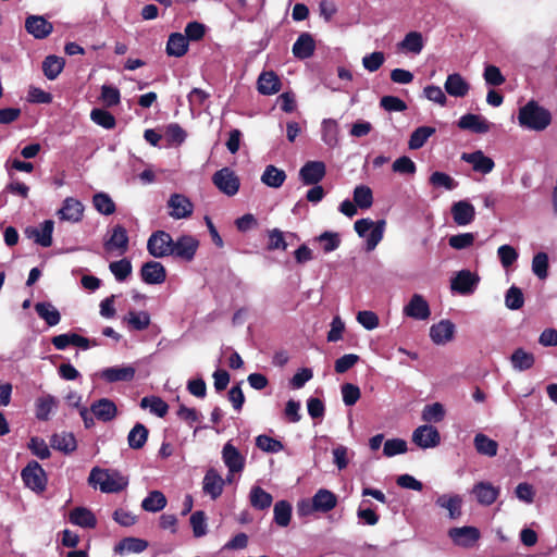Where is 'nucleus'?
<instances>
[{
    "mask_svg": "<svg viewBox=\"0 0 557 557\" xmlns=\"http://www.w3.org/2000/svg\"><path fill=\"white\" fill-rule=\"evenodd\" d=\"M88 483L99 485L102 493H119L127 487L128 480L116 470L95 467L89 473Z\"/></svg>",
    "mask_w": 557,
    "mask_h": 557,
    "instance_id": "2",
    "label": "nucleus"
},
{
    "mask_svg": "<svg viewBox=\"0 0 557 557\" xmlns=\"http://www.w3.org/2000/svg\"><path fill=\"white\" fill-rule=\"evenodd\" d=\"M250 505L258 510L268 509L273 502V497L270 493L263 490L261 486H252L249 494Z\"/></svg>",
    "mask_w": 557,
    "mask_h": 557,
    "instance_id": "39",
    "label": "nucleus"
},
{
    "mask_svg": "<svg viewBox=\"0 0 557 557\" xmlns=\"http://www.w3.org/2000/svg\"><path fill=\"white\" fill-rule=\"evenodd\" d=\"M128 243L126 228L117 224L112 228L110 238L104 243V248L108 251L116 249L120 251V255H123L128 249Z\"/></svg>",
    "mask_w": 557,
    "mask_h": 557,
    "instance_id": "25",
    "label": "nucleus"
},
{
    "mask_svg": "<svg viewBox=\"0 0 557 557\" xmlns=\"http://www.w3.org/2000/svg\"><path fill=\"white\" fill-rule=\"evenodd\" d=\"M224 486L225 481L220 473L214 468L208 469L202 480L203 493L215 500L222 495Z\"/></svg>",
    "mask_w": 557,
    "mask_h": 557,
    "instance_id": "11",
    "label": "nucleus"
},
{
    "mask_svg": "<svg viewBox=\"0 0 557 557\" xmlns=\"http://www.w3.org/2000/svg\"><path fill=\"white\" fill-rule=\"evenodd\" d=\"M479 276L469 270L459 271L451 280V289L460 295L472 294L479 284Z\"/></svg>",
    "mask_w": 557,
    "mask_h": 557,
    "instance_id": "10",
    "label": "nucleus"
},
{
    "mask_svg": "<svg viewBox=\"0 0 557 557\" xmlns=\"http://www.w3.org/2000/svg\"><path fill=\"white\" fill-rule=\"evenodd\" d=\"M140 276L146 284H161L166 278V270L162 263L158 261H148L143 264Z\"/></svg>",
    "mask_w": 557,
    "mask_h": 557,
    "instance_id": "20",
    "label": "nucleus"
},
{
    "mask_svg": "<svg viewBox=\"0 0 557 557\" xmlns=\"http://www.w3.org/2000/svg\"><path fill=\"white\" fill-rule=\"evenodd\" d=\"M292 505L287 500H278L274 505V522L282 528H286L292 519Z\"/></svg>",
    "mask_w": 557,
    "mask_h": 557,
    "instance_id": "47",
    "label": "nucleus"
},
{
    "mask_svg": "<svg viewBox=\"0 0 557 557\" xmlns=\"http://www.w3.org/2000/svg\"><path fill=\"white\" fill-rule=\"evenodd\" d=\"M313 508H317V512L326 513L333 510L337 505V496L330 490L320 488L312 496Z\"/></svg>",
    "mask_w": 557,
    "mask_h": 557,
    "instance_id": "28",
    "label": "nucleus"
},
{
    "mask_svg": "<svg viewBox=\"0 0 557 557\" xmlns=\"http://www.w3.org/2000/svg\"><path fill=\"white\" fill-rule=\"evenodd\" d=\"M455 324L449 320H442L430 329V337L436 345H444L453 339Z\"/></svg>",
    "mask_w": 557,
    "mask_h": 557,
    "instance_id": "26",
    "label": "nucleus"
},
{
    "mask_svg": "<svg viewBox=\"0 0 557 557\" xmlns=\"http://www.w3.org/2000/svg\"><path fill=\"white\" fill-rule=\"evenodd\" d=\"M222 459L230 473L242 472L245 468V457L231 442L223 446Z\"/></svg>",
    "mask_w": 557,
    "mask_h": 557,
    "instance_id": "18",
    "label": "nucleus"
},
{
    "mask_svg": "<svg viewBox=\"0 0 557 557\" xmlns=\"http://www.w3.org/2000/svg\"><path fill=\"white\" fill-rule=\"evenodd\" d=\"M140 407L146 409L149 408L152 413L163 418L169 410V405L158 396H146L140 400Z\"/></svg>",
    "mask_w": 557,
    "mask_h": 557,
    "instance_id": "52",
    "label": "nucleus"
},
{
    "mask_svg": "<svg viewBox=\"0 0 557 557\" xmlns=\"http://www.w3.org/2000/svg\"><path fill=\"white\" fill-rule=\"evenodd\" d=\"M92 205L99 213L104 215H111L116 210V206L112 198L108 194L102 191L94 195Z\"/></svg>",
    "mask_w": 557,
    "mask_h": 557,
    "instance_id": "51",
    "label": "nucleus"
},
{
    "mask_svg": "<svg viewBox=\"0 0 557 557\" xmlns=\"http://www.w3.org/2000/svg\"><path fill=\"white\" fill-rule=\"evenodd\" d=\"M168 207L171 209L169 215L173 219H186L193 214L194 205L182 194H172L168 200Z\"/></svg>",
    "mask_w": 557,
    "mask_h": 557,
    "instance_id": "12",
    "label": "nucleus"
},
{
    "mask_svg": "<svg viewBox=\"0 0 557 557\" xmlns=\"http://www.w3.org/2000/svg\"><path fill=\"white\" fill-rule=\"evenodd\" d=\"M404 314L416 320H426L431 315V310L424 297L414 294L404 307Z\"/></svg>",
    "mask_w": 557,
    "mask_h": 557,
    "instance_id": "16",
    "label": "nucleus"
},
{
    "mask_svg": "<svg viewBox=\"0 0 557 557\" xmlns=\"http://www.w3.org/2000/svg\"><path fill=\"white\" fill-rule=\"evenodd\" d=\"M386 221L377 220L373 222L370 219H359L355 222V231L360 237L367 236V250H373L382 240Z\"/></svg>",
    "mask_w": 557,
    "mask_h": 557,
    "instance_id": "3",
    "label": "nucleus"
},
{
    "mask_svg": "<svg viewBox=\"0 0 557 557\" xmlns=\"http://www.w3.org/2000/svg\"><path fill=\"white\" fill-rule=\"evenodd\" d=\"M168 55L181 58L188 51L187 38L181 33H172L169 36L165 49Z\"/></svg>",
    "mask_w": 557,
    "mask_h": 557,
    "instance_id": "34",
    "label": "nucleus"
},
{
    "mask_svg": "<svg viewBox=\"0 0 557 557\" xmlns=\"http://www.w3.org/2000/svg\"><path fill=\"white\" fill-rule=\"evenodd\" d=\"M148 547V542L138 537H124L114 546L116 555H125L129 553L139 554Z\"/></svg>",
    "mask_w": 557,
    "mask_h": 557,
    "instance_id": "32",
    "label": "nucleus"
},
{
    "mask_svg": "<svg viewBox=\"0 0 557 557\" xmlns=\"http://www.w3.org/2000/svg\"><path fill=\"white\" fill-rule=\"evenodd\" d=\"M189 521L195 537H201L207 534V517L205 511L197 510L193 512Z\"/></svg>",
    "mask_w": 557,
    "mask_h": 557,
    "instance_id": "61",
    "label": "nucleus"
},
{
    "mask_svg": "<svg viewBox=\"0 0 557 557\" xmlns=\"http://www.w3.org/2000/svg\"><path fill=\"white\" fill-rule=\"evenodd\" d=\"M51 447L64 454H71L77 448V442L73 433L62 432L53 434L50 440Z\"/></svg>",
    "mask_w": 557,
    "mask_h": 557,
    "instance_id": "35",
    "label": "nucleus"
},
{
    "mask_svg": "<svg viewBox=\"0 0 557 557\" xmlns=\"http://www.w3.org/2000/svg\"><path fill=\"white\" fill-rule=\"evenodd\" d=\"M90 119L94 123L106 129H112L116 125V120L114 115L104 109H92L90 112Z\"/></svg>",
    "mask_w": 557,
    "mask_h": 557,
    "instance_id": "54",
    "label": "nucleus"
},
{
    "mask_svg": "<svg viewBox=\"0 0 557 557\" xmlns=\"http://www.w3.org/2000/svg\"><path fill=\"white\" fill-rule=\"evenodd\" d=\"M69 521L72 524L82 528H95L97 525V519L95 515L85 507H76L71 510L69 515Z\"/></svg>",
    "mask_w": 557,
    "mask_h": 557,
    "instance_id": "33",
    "label": "nucleus"
},
{
    "mask_svg": "<svg viewBox=\"0 0 557 557\" xmlns=\"http://www.w3.org/2000/svg\"><path fill=\"white\" fill-rule=\"evenodd\" d=\"M149 435V430L143 424L137 422L128 433L127 442L132 449H141Z\"/></svg>",
    "mask_w": 557,
    "mask_h": 557,
    "instance_id": "43",
    "label": "nucleus"
},
{
    "mask_svg": "<svg viewBox=\"0 0 557 557\" xmlns=\"http://www.w3.org/2000/svg\"><path fill=\"white\" fill-rule=\"evenodd\" d=\"M436 132L432 126H419L410 135L408 146L411 150H418L424 146L428 139Z\"/></svg>",
    "mask_w": 557,
    "mask_h": 557,
    "instance_id": "42",
    "label": "nucleus"
},
{
    "mask_svg": "<svg viewBox=\"0 0 557 557\" xmlns=\"http://www.w3.org/2000/svg\"><path fill=\"white\" fill-rule=\"evenodd\" d=\"M37 314L45 320L49 326H54L60 323L61 314L51 302H37L35 305Z\"/></svg>",
    "mask_w": 557,
    "mask_h": 557,
    "instance_id": "40",
    "label": "nucleus"
},
{
    "mask_svg": "<svg viewBox=\"0 0 557 557\" xmlns=\"http://www.w3.org/2000/svg\"><path fill=\"white\" fill-rule=\"evenodd\" d=\"M282 83L273 71L262 72L257 82V89L261 95L270 96L281 90Z\"/></svg>",
    "mask_w": 557,
    "mask_h": 557,
    "instance_id": "27",
    "label": "nucleus"
},
{
    "mask_svg": "<svg viewBox=\"0 0 557 557\" xmlns=\"http://www.w3.org/2000/svg\"><path fill=\"white\" fill-rule=\"evenodd\" d=\"M199 247V242L191 235H181L173 242L171 257L190 262L194 260Z\"/></svg>",
    "mask_w": 557,
    "mask_h": 557,
    "instance_id": "6",
    "label": "nucleus"
},
{
    "mask_svg": "<svg viewBox=\"0 0 557 557\" xmlns=\"http://www.w3.org/2000/svg\"><path fill=\"white\" fill-rule=\"evenodd\" d=\"M169 145H181L186 138V132L177 123H171L166 126L164 133Z\"/></svg>",
    "mask_w": 557,
    "mask_h": 557,
    "instance_id": "62",
    "label": "nucleus"
},
{
    "mask_svg": "<svg viewBox=\"0 0 557 557\" xmlns=\"http://www.w3.org/2000/svg\"><path fill=\"white\" fill-rule=\"evenodd\" d=\"M505 304L511 310H519L523 307L524 298L522 290L517 286H511L505 296Z\"/></svg>",
    "mask_w": 557,
    "mask_h": 557,
    "instance_id": "63",
    "label": "nucleus"
},
{
    "mask_svg": "<svg viewBox=\"0 0 557 557\" xmlns=\"http://www.w3.org/2000/svg\"><path fill=\"white\" fill-rule=\"evenodd\" d=\"M445 417V409L442 404L434 403L426 405L422 411V420L425 422H441Z\"/></svg>",
    "mask_w": 557,
    "mask_h": 557,
    "instance_id": "60",
    "label": "nucleus"
},
{
    "mask_svg": "<svg viewBox=\"0 0 557 557\" xmlns=\"http://www.w3.org/2000/svg\"><path fill=\"white\" fill-rule=\"evenodd\" d=\"M60 220L79 222L84 215V205L76 198L66 197L58 211Z\"/></svg>",
    "mask_w": 557,
    "mask_h": 557,
    "instance_id": "17",
    "label": "nucleus"
},
{
    "mask_svg": "<svg viewBox=\"0 0 557 557\" xmlns=\"http://www.w3.org/2000/svg\"><path fill=\"white\" fill-rule=\"evenodd\" d=\"M293 54L299 60H306L315 51V40L310 33H301L293 45Z\"/></svg>",
    "mask_w": 557,
    "mask_h": 557,
    "instance_id": "24",
    "label": "nucleus"
},
{
    "mask_svg": "<svg viewBox=\"0 0 557 557\" xmlns=\"http://www.w3.org/2000/svg\"><path fill=\"white\" fill-rule=\"evenodd\" d=\"M256 446L265 453H278L284 449L281 441L275 440L269 435L261 434L256 438Z\"/></svg>",
    "mask_w": 557,
    "mask_h": 557,
    "instance_id": "58",
    "label": "nucleus"
},
{
    "mask_svg": "<svg viewBox=\"0 0 557 557\" xmlns=\"http://www.w3.org/2000/svg\"><path fill=\"white\" fill-rule=\"evenodd\" d=\"M511 363L515 369L519 371H525L533 367L535 362L534 355L531 352H527L522 348H517L511 355Z\"/></svg>",
    "mask_w": 557,
    "mask_h": 557,
    "instance_id": "50",
    "label": "nucleus"
},
{
    "mask_svg": "<svg viewBox=\"0 0 557 557\" xmlns=\"http://www.w3.org/2000/svg\"><path fill=\"white\" fill-rule=\"evenodd\" d=\"M472 493L481 505L490 506L497 499L499 488L493 486L490 482H479L473 486Z\"/></svg>",
    "mask_w": 557,
    "mask_h": 557,
    "instance_id": "30",
    "label": "nucleus"
},
{
    "mask_svg": "<svg viewBox=\"0 0 557 557\" xmlns=\"http://www.w3.org/2000/svg\"><path fill=\"white\" fill-rule=\"evenodd\" d=\"M64 65L65 61L63 58L50 54L42 61V72L48 79L53 81L61 74Z\"/></svg>",
    "mask_w": 557,
    "mask_h": 557,
    "instance_id": "38",
    "label": "nucleus"
},
{
    "mask_svg": "<svg viewBox=\"0 0 557 557\" xmlns=\"http://www.w3.org/2000/svg\"><path fill=\"white\" fill-rule=\"evenodd\" d=\"M454 222L459 226L470 224L475 218V209L468 200L454 202L450 209Z\"/></svg>",
    "mask_w": 557,
    "mask_h": 557,
    "instance_id": "21",
    "label": "nucleus"
},
{
    "mask_svg": "<svg viewBox=\"0 0 557 557\" xmlns=\"http://www.w3.org/2000/svg\"><path fill=\"white\" fill-rule=\"evenodd\" d=\"M397 46L400 51L419 54L424 47L422 34L409 32Z\"/></svg>",
    "mask_w": 557,
    "mask_h": 557,
    "instance_id": "36",
    "label": "nucleus"
},
{
    "mask_svg": "<svg viewBox=\"0 0 557 557\" xmlns=\"http://www.w3.org/2000/svg\"><path fill=\"white\" fill-rule=\"evenodd\" d=\"M492 123L479 114L467 113L458 121V127L474 134H485L491 131Z\"/></svg>",
    "mask_w": 557,
    "mask_h": 557,
    "instance_id": "19",
    "label": "nucleus"
},
{
    "mask_svg": "<svg viewBox=\"0 0 557 557\" xmlns=\"http://www.w3.org/2000/svg\"><path fill=\"white\" fill-rule=\"evenodd\" d=\"M315 242L322 245L324 253H330L336 250L342 243L341 235L336 232L325 231L314 238Z\"/></svg>",
    "mask_w": 557,
    "mask_h": 557,
    "instance_id": "53",
    "label": "nucleus"
},
{
    "mask_svg": "<svg viewBox=\"0 0 557 557\" xmlns=\"http://www.w3.org/2000/svg\"><path fill=\"white\" fill-rule=\"evenodd\" d=\"M518 121L524 128L541 132L552 123V113L535 100H530L519 109Z\"/></svg>",
    "mask_w": 557,
    "mask_h": 557,
    "instance_id": "1",
    "label": "nucleus"
},
{
    "mask_svg": "<svg viewBox=\"0 0 557 557\" xmlns=\"http://www.w3.org/2000/svg\"><path fill=\"white\" fill-rule=\"evenodd\" d=\"M286 180V174L283 170L277 169L276 166L270 164L265 168L261 182L269 187L278 188L281 187Z\"/></svg>",
    "mask_w": 557,
    "mask_h": 557,
    "instance_id": "46",
    "label": "nucleus"
},
{
    "mask_svg": "<svg viewBox=\"0 0 557 557\" xmlns=\"http://www.w3.org/2000/svg\"><path fill=\"white\" fill-rule=\"evenodd\" d=\"M172 236L165 231L153 232L147 240V250L154 258L170 257L173 252Z\"/></svg>",
    "mask_w": 557,
    "mask_h": 557,
    "instance_id": "4",
    "label": "nucleus"
},
{
    "mask_svg": "<svg viewBox=\"0 0 557 557\" xmlns=\"http://www.w3.org/2000/svg\"><path fill=\"white\" fill-rule=\"evenodd\" d=\"M131 330L144 331L150 325L151 319L147 311H129L123 319Z\"/></svg>",
    "mask_w": 557,
    "mask_h": 557,
    "instance_id": "45",
    "label": "nucleus"
},
{
    "mask_svg": "<svg viewBox=\"0 0 557 557\" xmlns=\"http://www.w3.org/2000/svg\"><path fill=\"white\" fill-rule=\"evenodd\" d=\"M54 222L52 220H46L40 224V227H32L26 230V234L29 238H34L35 243L41 247H50L52 245V233Z\"/></svg>",
    "mask_w": 557,
    "mask_h": 557,
    "instance_id": "23",
    "label": "nucleus"
},
{
    "mask_svg": "<svg viewBox=\"0 0 557 557\" xmlns=\"http://www.w3.org/2000/svg\"><path fill=\"white\" fill-rule=\"evenodd\" d=\"M166 498L160 491H152L141 502V508L148 512L161 511L166 506Z\"/></svg>",
    "mask_w": 557,
    "mask_h": 557,
    "instance_id": "49",
    "label": "nucleus"
},
{
    "mask_svg": "<svg viewBox=\"0 0 557 557\" xmlns=\"http://www.w3.org/2000/svg\"><path fill=\"white\" fill-rule=\"evenodd\" d=\"M429 182L434 187H443L447 190H453L458 186V182L455 181L450 175L435 171L431 174Z\"/></svg>",
    "mask_w": 557,
    "mask_h": 557,
    "instance_id": "59",
    "label": "nucleus"
},
{
    "mask_svg": "<svg viewBox=\"0 0 557 557\" xmlns=\"http://www.w3.org/2000/svg\"><path fill=\"white\" fill-rule=\"evenodd\" d=\"M343 401L346 406H354L361 396L360 388L352 383H344L341 386Z\"/></svg>",
    "mask_w": 557,
    "mask_h": 557,
    "instance_id": "64",
    "label": "nucleus"
},
{
    "mask_svg": "<svg viewBox=\"0 0 557 557\" xmlns=\"http://www.w3.org/2000/svg\"><path fill=\"white\" fill-rule=\"evenodd\" d=\"M213 184L225 195L234 196L238 193L240 182L230 168L216 171L212 176Z\"/></svg>",
    "mask_w": 557,
    "mask_h": 557,
    "instance_id": "7",
    "label": "nucleus"
},
{
    "mask_svg": "<svg viewBox=\"0 0 557 557\" xmlns=\"http://www.w3.org/2000/svg\"><path fill=\"white\" fill-rule=\"evenodd\" d=\"M548 255L546 252H537L532 259V271L540 278L545 280L548 276Z\"/></svg>",
    "mask_w": 557,
    "mask_h": 557,
    "instance_id": "56",
    "label": "nucleus"
},
{
    "mask_svg": "<svg viewBox=\"0 0 557 557\" xmlns=\"http://www.w3.org/2000/svg\"><path fill=\"white\" fill-rule=\"evenodd\" d=\"M58 406V399L50 395H44L36 400V418L40 421H48L50 413Z\"/></svg>",
    "mask_w": 557,
    "mask_h": 557,
    "instance_id": "37",
    "label": "nucleus"
},
{
    "mask_svg": "<svg viewBox=\"0 0 557 557\" xmlns=\"http://www.w3.org/2000/svg\"><path fill=\"white\" fill-rule=\"evenodd\" d=\"M474 447L481 455L494 457L497 455L498 444L496 441L490 438L483 433H479L474 436Z\"/></svg>",
    "mask_w": 557,
    "mask_h": 557,
    "instance_id": "44",
    "label": "nucleus"
},
{
    "mask_svg": "<svg viewBox=\"0 0 557 557\" xmlns=\"http://www.w3.org/2000/svg\"><path fill=\"white\" fill-rule=\"evenodd\" d=\"M136 370L132 366L111 367L102 371L101 377L109 383L129 382L134 379Z\"/></svg>",
    "mask_w": 557,
    "mask_h": 557,
    "instance_id": "29",
    "label": "nucleus"
},
{
    "mask_svg": "<svg viewBox=\"0 0 557 557\" xmlns=\"http://www.w3.org/2000/svg\"><path fill=\"white\" fill-rule=\"evenodd\" d=\"M25 29L36 39H45L53 32V25L41 15H29L25 20Z\"/></svg>",
    "mask_w": 557,
    "mask_h": 557,
    "instance_id": "15",
    "label": "nucleus"
},
{
    "mask_svg": "<svg viewBox=\"0 0 557 557\" xmlns=\"http://www.w3.org/2000/svg\"><path fill=\"white\" fill-rule=\"evenodd\" d=\"M354 202L360 209H369L373 203V193L367 185H358L354 189Z\"/></svg>",
    "mask_w": 557,
    "mask_h": 557,
    "instance_id": "55",
    "label": "nucleus"
},
{
    "mask_svg": "<svg viewBox=\"0 0 557 557\" xmlns=\"http://www.w3.org/2000/svg\"><path fill=\"white\" fill-rule=\"evenodd\" d=\"M436 505L447 509L450 519H457L461 516L462 499L459 495H442L436 499Z\"/></svg>",
    "mask_w": 557,
    "mask_h": 557,
    "instance_id": "41",
    "label": "nucleus"
},
{
    "mask_svg": "<svg viewBox=\"0 0 557 557\" xmlns=\"http://www.w3.org/2000/svg\"><path fill=\"white\" fill-rule=\"evenodd\" d=\"M91 413L102 422H110L117 416V407L109 398H100L90 406Z\"/></svg>",
    "mask_w": 557,
    "mask_h": 557,
    "instance_id": "22",
    "label": "nucleus"
},
{
    "mask_svg": "<svg viewBox=\"0 0 557 557\" xmlns=\"http://www.w3.org/2000/svg\"><path fill=\"white\" fill-rule=\"evenodd\" d=\"M412 442L423 449L432 448L440 444L441 435L436 428L424 424L413 431Z\"/></svg>",
    "mask_w": 557,
    "mask_h": 557,
    "instance_id": "8",
    "label": "nucleus"
},
{
    "mask_svg": "<svg viewBox=\"0 0 557 557\" xmlns=\"http://www.w3.org/2000/svg\"><path fill=\"white\" fill-rule=\"evenodd\" d=\"M339 127L335 120L324 119L322 121V140L329 147H335L338 144Z\"/></svg>",
    "mask_w": 557,
    "mask_h": 557,
    "instance_id": "48",
    "label": "nucleus"
},
{
    "mask_svg": "<svg viewBox=\"0 0 557 557\" xmlns=\"http://www.w3.org/2000/svg\"><path fill=\"white\" fill-rule=\"evenodd\" d=\"M445 90L449 96L453 97H465L470 86L459 73L449 74L445 82Z\"/></svg>",
    "mask_w": 557,
    "mask_h": 557,
    "instance_id": "31",
    "label": "nucleus"
},
{
    "mask_svg": "<svg viewBox=\"0 0 557 557\" xmlns=\"http://www.w3.org/2000/svg\"><path fill=\"white\" fill-rule=\"evenodd\" d=\"M451 541L462 547H472L480 539V531L475 527L451 528L448 531Z\"/></svg>",
    "mask_w": 557,
    "mask_h": 557,
    "instance_id": "13",
    "label": "nucleus"
},
{
    "mask_svg": "<svg viewBox=\"0 0 557 557\" xmlns=\"http://www.w3.org/2000/svg\"><path fill=\"white\" fill-rule=\"evenodd\" d=\"M109 269L116 281L123 282L131 275L133 268L131 261L124 258L119 261L111 262Z\"/></svg>",
    "mask_w": 557,
    "mask_h": 557,
    "instance_id": "57",
    "label": "nucleus"
},
{
    "mask_svg": "<svg viewBox=\"0 0 557 557\" xmlns=\"http://www.w3.org/2000/svg\"><path fill=\"white\" fill-rule=\"evenodd\" d=\"M24 484L34 492H44L47 485V475L42 467L32 460L21 472Z\"/></svg>",
    "mask_w": 557,
    "mask_h": 557,
    "instance_id": "5",
    "label": "nucleus"
},
{
    "mask_svg": "<svg viewBox=\"0 0 557 557\" xmlns=\"http://www.w3.org/2000/svg\"><path fill=\"white\" fill-rule=\"evenodd\" d=\"M461 160L471 164L474 172L483 175L491 173L495 168V162L492 158L485 156L482 150L461 154Z\"/></svg>",
    "mask_w": 557,
    "mask_h": 557,
    "instance_id": "14",
    "label": "nucleus"
},
{
    "mask_svg": "<svg viewBox=\"0 0 557 557\" xmlns=\"http://www.w3.org/2000/svg\"><path fill=\"white\" fill-rule=\"evenodd\" d=\"M326 174V166L322 161H308L299 170V178L304 185L319 184Z\"/></svg>",
    "mask_w": 557,
    "mask_h": 557,
    "instance_id": "9",
    "label": "nucleus"
}]
</instances>
